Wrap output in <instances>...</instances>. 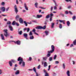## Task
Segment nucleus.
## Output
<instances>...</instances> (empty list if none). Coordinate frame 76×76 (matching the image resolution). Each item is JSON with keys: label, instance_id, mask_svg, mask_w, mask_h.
<instances>
[{"label": "nucleus", "instance_id": "nucleus-1", "mask_svg": "<svg viewBox=\"0 0 76 76\" xmlns=\"http://www.w3.org/2000/svg\"><path fill=\"white\" fill-rule=\"evenodd\" d=\"M18 61H20L19 63V65H20L22 63V66H23V67H25V63L23 61V58H21V57H19L18 58Z\"/></svg>", "mask_w": 76, "mask_h": 76}, {"label": "nucleus", "instance_id": "nucleus-12", "mask_svg": "<svg viewBox=\"0 0 76 76\" xmlns=\"http://www.w3.org/2000/svg\"><path fill=\"white\" fill-rule=\"evenodd\" d=\"M32 32H34V34H35L36 35H38V34L37 33L35 32V29H34L32 30Z\"/></svg>", "mask_w": 76, "mask_h": 76}, {"label": "nucleus", "instance_id": "nucleus-61", "mask_svg": "<svg viewBox=\"0 0 76 76\" xmlns=\"http://www.w3.org/2000/svg\"><path fill=\"white\" fill-rule=\"evenodd\" d=\"M27 30V28H25L24 29V31H26Z\"/></svg>", "mask_w": 76, "mask_h": 76}, {"label": "nucleus", "instance_id": "nucleus-49", "mask_svg": "<svg viewBox=\"0 0 76 76\" xmlns=\"http://www.w3.org/2000/svg\"><path fill=\"white\" fill-rule=\"evenodd\" d=\"M43 60H47V57H44L43 58Z\"/></svg>", "mask_w": 76, "mask_h": 76}, {"label": "nucleus", "instance_id": "nucleus-58", "mask_svg": "<svg viewBox=\"0 0 76 76\" xmlns=\"http://www.w3.org/2000/svg\"><path fill=\"white\" fill-rule=\"evenodd\" d=\"M52 18H53L50 17V22L52 20Z\"/></svg>", "mask_w": 76, "mask_h": 76}, {"label": "nucleus", "instance_id": "nucleus-52", "mask_svg": "<svg viewBox=\"0 0 76 76\" xmlns=\"http://www.w3.org/2000/svg\"><path fill=\"white\" fill-rule=\"evenodd\" d=\"M59 10H61L62 9V7H59Z\"/></svg>", "mask_w": 76, "mask_h": 76}, {"label": "nucleus", "instance_id": "nucleus-42", "mask_svg": "<svg viewBox=\"0 0 76 76\" xmlns=\"http://www.w3.org/2000/svg\"><path fill=\"white\" fill-rule=\"evenodd\" d=\"M63 68H64V69H65V64L64 63L63 64Z\"/></svg>", "mask_w": 76, "mask_h": 76}, {"label": "nucleus", "instance_id": "nucleus-29", "mask_svg": "<svg viewBox=\"0 0 76 76\" xmlns=\"http://www.w3.org/2000/svg\"><path fill=\"white\" fill-rule=\"evenodd\" d=\"M29 38L30 39H33L34 38V36H30Z\"/></svg>", "mask_w": 76, "mask_h": 76}, {"label": "nucleus", "instance_id": "nucleus-30", "mask_svg": "<svg viewBox=\"0 0 76 76\" xmlns=\"http://www.w3.org/2000/svg\"><path fill=\"white\" fill-rule=\"evenodd\" d=\"M11 62L12 63H15V62H16V61L15 60L12 59L11 60Z\"/></svg>", "mask_w": 76, "mask_h": 76}, {"label": "nucleus", "instance_id": "nucleus-13", "mask_svg": "<svg viewBox=\"0 0 76 76\" xmlns=\"http://www.w3.org/2000/svg\"><path fill=\"white\" fill-rule=\"evenodd\" d=\"M9 64L10 67H12L13 66V64H12L11 61H10L9 62Z\"/></svg>", "mask_w": 76, "mask_h": 76}, {"label": "nucleus", "instance_id": "nucleus-44", "mask_svg": "<svg viewBox=\"0 0 76 76\" xmlns=\"http://www.w3.org/2000/svg\"><path fill=\"white\" fill-rule=\"evenodd\" d=\"M50 67H51V65H49L48 66V70L49 71L50 70Z\"/></svg>", "mask_w": 76, "mask_h": 76}, {"label": "nucleus", "instance_id": "nucleus-45", "mask_svg": "<svg viewBox=\"0 0 76 76\" xmlns=\"http://www.w3.org/2000/svg\"><path fill=\"white\" fill-rule=\"evenodd\" d=\"M50 18H52L53 16V14H50Z\"/></svg>", "mask_w": 76, "mask_h": 76}, {"label": "nucleus", "instance_id": "nucleus-20", "mask_svg": "<svg viewBox=\"0 0 76 76\" xmlns=\"http://www.w3.org/2000/svg\"><path fill=\"white\" fill-rule=\"evenodd\" d=\"M47 62H45L44 63V66L45 67H47Z\"/></svg>", "mask_w": 76, "mask_h": 76}, {"label": "nucleus", "instance_id": "nucleus-19", "mask_svg": "<svg viewBox=\"0 0 76 76\" xmlns=\"http://www.w3.org/2000/svg\"><path fill=\"white\" fill-rule=\"evenodd\" d=\"M66 23L67 24V26H70V22L69 21H67L66 22Z\"/></svg>", "mask_w": 76, "mask_h": 76}, {"label": "nucleus", "instance_id": "nucleus-51", "mask_svg": "<svg viewBox=\"0 0 76 76\" xmlns=\"http://www.w3.org/2000/svg\"><path fill=\"white\" fill-rule=\"evenodd\" d=\"M69 14H70V15H72V14H73L72 13V12H71V11H69Z\"/></svg>", "mask_w": 76, "mask_h": 76}, {"label": "nucleus", "instance_id": "nucleus-37", "mask_svg": "<svg viewBox=\"0 0 76 76\" xmlns=\"http://www.w3.org/2000/svg\"><path fill=\"white\" fill-rule=\"evenodd\" d=\"M56 58H57V55H55L54 56V57H53V59L54 60H55V59H56Z\"/></svg>", "mask_w": 76, "mask_h": 76}, {"label": "nucleus", "instance_id": "nucleus-38", "mask_svg": "<svg viewBox=\"0 0 76 76\" xmlns=\"http://www.w3.org/2000/svg\"><path fill=\"white\" fill-rule=\"evenodd\" d=\"M29 35L30 36H31V35H32V31H30Z\"/></svg>", "mask_w": 76, "mask_h": 76}, {"label": "nucleus", "instance_id": "nucleus-57", "mask_svg": "<svg viewBox=\"0 0 76 76\" xmlns=\"http://www.w3.org/2000/svg\"><path fill=\"white\" fill-rule=\"evenodd\" d=\"M53 7H51V9H50V10H51V12H52V11L53 10Z\"/></svg>", "mask_w": 76, "mask_h": 76}, {"label": "nucleus", "instance_id": "nucleus-59", "mask_svg": "<svg viewBox=\"0 0 76 76\" xmlns=\"http://www.w3.org/2000/svg\"><path fill=\"white\" fill-rule=\"evenodd\" d=\"M28 24H32V22H31L30 23L27 22Z\"/></svg>", "mask_w": 76, "mask_h": 76}, {"label": "nucleus", "instance_id": "nucleus-8", "mask_svg": "<svg viewBox=\"0 0 76 76\" xmlns=\"http://www.w3.org/2000/svg\"><path fill=\"white\" fill-rule=\"evenodd\" d=\"M23 36L25 38H26V39H28V34L26 33H24L23 34Z\"/></svg>", "mask_w": 76, "mask_h": 76}, {"label": "nucleus", "instance_id": "nucleus-25", "mask_svg": "<svg viewBox=\"0 0 76 76\" xmlns=\"http://www.w3.org/2000/svg\"><path fill=\"white\" fill-rule=\"evenodd\" d=\"M49 32L48 31H45V33L46 34V35H48V34H49Z\"/></svg>", "mask_w": 76, "mask_h": 76}, {"label": "nucleus", "instance_id": "nucleus-40", "mask_svg": "<svg viewBox=\"0 0 76 76\" xmlns=\"http://www.w3.org/2000/svg\"><path fill=\"white\" fill-rule=\"evenodd\" d=\"M16 22H15V21H13L12 23V25H15V23H16Z\"/></svg>", "mask_w": 76, "mask_h": 76}, {"label": "nucleus", "instance_id": "nucleus-24", "mask_svg": "<svg viewBox=\"0 0 76 76\" xmlns=\"http://www.w3.org/2000/svg\"><path fill=\"white\" fill-rule=\"evenodd\" d=\"M38 3L37 2H36L35 4V6L36 7V8H38V7H37L38 6Z\"/></svg>", "mask_w": 76, "mask_h": 76}, {"label": "nucleus", "instance_id": "nucleus-31", "mask_svg": "<svg viewBox=\"0 0 76 76\" xmlns=\"http://www.w3.org/2000/svg\"><path fill=\"white\" fill-rule=\"evenodd\" d=\"M22 31H20L18 32V34H19V35H22Z\"/></svg>", "mask_w": 76, "mask_h": 76}, {"label": "nucleus", "instance_id": "nucleus-21", "mask_svg": "<svg viewBox=\"0 0 76 76\" xmlns=\"http://www.w3.org/2000/svg\"><path fill=\"white\" fill-rule=\"evenodd\" d=\"M20 72L19 70H17L16 71V72H15V75H19V74Z\"/></svg>", "mask_w": 76, "mask_h": 76}, {"label": "nucleus", "instance_id": "nucleus-39", "mask_svg": "<svg viewBox=\"0 0 76 76\" xmlns=\"http://www.w3.org/2000/svg\"><path fill=\"white\" fill-rule=\"evenodd\" d=\"M29 31H30V28H27V32H28Z\"/></svg>", "mask_w": 76, "mask_h": 76}, {"label": "nucleus", "instance_id": "nucleus-4", "mask_svg": "<svg viewBox=\"0 0 76 76\" xmlns=\"http://www.w3.org/2000/svg\"><path fill=\"white\" fill-rule=\"evenodd\" d=\"M14 42L15 44H17L18 45H20V41L19 40H17L16 42L13 41H10L9 42Z\"/></svg>", "mask_w": 76, "mask_h": 76}, {"label": "nucleus", "instance_id": "nucleus-5", "mask_svg": "<svg viewBox=\"0 0 76 76\" xmlns=\"http://www.w3.org/2000/svg\"><path fill=\"white\" fill-rule=\"evenodd\" d=\"M14 7L15 10V11L16 13L17 14V13H18V8H17V6H16V5H15Z\"/></svg>", "mask_w": 76, "mask_h": 76}, {"label": "nucleus", "instance_id": "nucleus-33", "mask_svg": "<svg viewBox=\"0 0 76 76\" xmlns=\"http://www.w3.org/2000/svg\"><path fill=\"white\" fill-rule=\"evenodd\" d=\"M72 19L73 20H75V19H76V16H73L72 17Z\"/></svg>", "mask_w": 76, "mask_h": 76}, {"label": "nucleus", "instance_id": "nucleus-16", "mask_svg": "<svg viewBox=\"0 0 76 76\" xmlns=\"http://www.w3.org/2000/svg\"><path fill=\"white\" fill-rule=\"evenodd\" d=\"M1 36L2 39V40H4V36H3V35L2 34H1Z\"/></svg>", "mask_w": 76, "mask_h": 76}, {"label": "nucleus", "instance_id": "nucleus-48", "mask_svg": "<svg viewBox=\"0 0 76 76\" xmlns=\"http://www.w3.org/2000/svg\"><path fill=\"white\" fill-rule=\"evenodd\" d=\"M5 3L4 2H2L1 3V5H3V6H4Z\"/></svg>", "mask_w": 76, "mask_h": 76}, {"label": "nucleus", "instance_id": "nucleus-26", "mask_svg": "<svg viewBox=\"0 0 76 76\" xmlns=\"http://www.w3.org/2000/svg\"><path fill=\"white\" fill-rule=\"evenodd\" d=\"M33 70L34 72H35V73H37V70H36V69H35V67H34L33 68Z\"/></svg>", "mask_w": 76, "mask_h": 76}, {"label": "nucleus", "instance_id": "nucleus-63", "mask_svg": "<svg viewBox=\"0 0 76 76\" xmlns=\"http://www.w3.org/2000/svg\"><path fill=\"white\" fill-rule=\"evenodd\" d=\"M32 22H34V23H36V20H33L32 21Z\"/></svg>", "mask_w": 76, "mask_h": 76}, {"label": "nucleus", "instance_id": "nucleus-17", "mask_svg": "<svg viewBox=\"0 0 76 76\" xmlns=\"http://www.w3.org/2000/svg\"><path fill=\"white\" fill-rule=\"evenodd\" d=\"M54 23H51V28H54Z\"/></svg>", "mask_w": 76, "mask_h": 76}, {"label": "nucleus", "instance_id": "nucleus-28", "mask_svg": "<svg viewBox=\"0 0 76 76\" xmlns=\"http://www.w3.org/2000/svg\"><path fill=\"white\" fill-rule=\"evenodd\" d=\"M73 43L74 45H76V40H74Z\"/></svg>", "mask_w": 76, "mask_h": 76}, {"label": "nucleus", "instance_id": "nucleus-46", "mask_svg": "<svg viewBox=\"0 0 76 76\" xmlns=\"http://www.w3.org/2000/svg\"><path fill=\"white\" fill-rule=\"evenodd\" d=\"M41 67V65H39L37 67V69H40V68Z\"/></svg>", "mask_w": 76, "mask_h": 76}, {"label": "nucleus", "instance_id": "nucleus-6", "mask_svg": "<svg viewBox=\"0 0 76 76\" xmlns=\"http://www.w3.org/2000/svg\"><path fill=\"white\" fill-rule=\"evenodd\" d=\"M53 0V2H54V3L55 4V6L54 7V10H56L57 9V7L58 6V5H57V4H56V1H55V0Z\"/></svg>", "mask_w": 76, "mask_h": 76}, {"label": "nucleus", "instance_id": "nucleus-7", "mask_svg": "<svg viewBox=\"0 0 76 76\" xmlns=\"http://www.w3.org/2000/svg\"><path fill=\"white\" fill-rule=\"evenodd\" d=\"M19 22L20 23H23V21L22 18H20L19 19Z\"/></svg>", "mask_w": 76, "mask_h": 76}, {"label": "nucleus", "instance_id": "nucleus-2", "mask_svg": "<svg viewBox=\"0 0 76 76\" xmlns=\"http://www.w3.org/2000/svg\"><path fill=\"white\" fill-rule=\"evenodd\" d=\"M51 49L52 50H50V51L48 52V53L47 55V57H49L51 56V54L53 53L54 51L55 47H54V45H52L51 46Z\"/></svg>", "mask_w": 76, "mask_h": 76}, {"label": "nucleus", "instance_id": "nucleus-22", "mask_svg": "<svg viewBox=\"0 0 76 76\" xmlns=\"http://www.w3.org/2000/svg\"><path fill=\"white\" fill-rule=\"evenodd\" d=\"M24 7H25V9H26V10H28V7H27L26 6V5L25 3L24 4Z\"/></svg>", "mask_w": 76, "mask_h": 76}, {"label": "nucleus", "instance_id": "nucleus-54", "mask_svg": "<svg viewBox=\"0 0 76 76\" xmlns=\"http://www.w3.org/2000/svg\"><path fill=\"white\" fill-rule=\"evenodd\" d=\"M65 13L66 14H68L69 12H68V11H65Z\"/></svg>", "mask_w": 76, "mask_h": 76}, {"label": "nucleus", "instance_id": "nucleus-15", "mask_svg": "<svg viewBox=\"0 0 76 76\" xmlns=\"http://www.w3.org/2000/svg\"><path fill=\"white\" fill-rule=\"evenodd\" d=\"M19 15H17L15 17V20H18V18H19Z\"/></svg>", "mask_w": 76, "mask_h": 76}, {"label": "nucleus", "instance_id": "nucleus-64", "mask_svg": "<svg viewBox=\"0 0 76 76\" xmlns=\"http://www.w3.org/2000/svg\"><path fill=\"white\" fill-rule=\"evenodd\" d=\"M36 76H39L38 75V73H37V72H36Z\"/></svg>", "mask_w": 76, "mask_h": 76}, {"label": "nucleus", "instance_id": "nucleus-35", "mask_svg": "<svg viewBox=\"0 0 76 76\" xmlns=\"http://www.w3.org/2000/svg\"><path fill=\"white\" fill-rule=\"evenodd\" d=\"M24 24H25L26 26H28V24H27V23H26V21H24Z\"/></svg>", "mask_w": 76, "mask_h": 76}, {"label": "nucleus", "instance_id": "nucleus-14", "mask_svg": "<svg viewBox=\"0 0 76 76\" xmlns=\"http://www.w3.org/2000/svg\"><path fill=\"white\" fill-rule=\"evenodd\" d=\"M6 8H5V7H3L1 8V11L2 12H4L5 11V10Z\"/></svg>", "mask_w": 76, "mask_h": 76}, {"label": "nucleus", "instance_id": "nucleus-34", "mask_svg": "<svg viewBox=\"0 0 76 76\" xmlns=\"http://www.w3.org/2000/svg\"><path fill=\"white\" fill-rule=\"evenodd\" d=\"M50 18V15H47L46 17V19H48Z\"/></svg>", "mask_w": 76, "mask_h": 76}, {"label": "nucleus", "instance_id": "nucleus-55", "mask_svg": "<svg viewBox=\"0 0 76 76\" xmlns=\"http://www.w3.org/2000/svg\"><path fill=\"white\" fill-rule=\"evenodd\" d=\"M9 7H8V8H7L6 9V11H8V10L9 9Z\"/></svg>", "mask_w": 76, "mask_h": 76}, {"label": "nucleus", "instance_id": "nucleus-41", "mask_svg": "<svg viewBox=\"0 0 76 76\" xmlns=\"http://www.w3.org/2000/svg\"><path fill=\"white\" fill-rule=\"evenodd\" d=\"M52 59H53V57H50L49 58V61H52Z\"/></svg>", "mask_w": 76, "mask_h": 76}, {"label": "nucleus", "instance_id": "nucleus-62", "mask_svg": "<svg viewBox=\"0 0 76 76\" xmlns=\"http://www.w3.org/2000/svg\"><path fill=\"white\" fill-rule=\"evenodd\" d=\"M16 4H18L19 3L18 2V0H16Z\"/></svg>", "mask_w": 76, "mask_h": 76}, {"label": "nucleus", "instance_id": "nucleus-47", "mask_svg": "<svg viewBox=\"0 0 76 76\" xmlns=\"http://www.w3.org/2000/svg\"><path fill=\"white\" fill-rule=\"evenodd\" d=\"M28 60H29V61H31V60H32V58H31V57H29V59Z\"/></svg>", "mask_w": 76, "mask_h": 76}, {"label": "nucleus", "instance_id": "nucleus-43", "mask_svg": "<svg viewBox=\"0 0 76 76\" xmlns=\"http://www.w3.org/2000/svg\"><path fill=\"white\" fill-rule=\"evenodd\" d=\"M15 25H17V26H19V24L18 23H16V22L15 23Z\"/></svg>", "mask_w": 76, "mask_h": 76}, {"label": "nucleus", "instance_id": "nucleus-18", "mask_svg": "<svg viewBox=\"0 0 76 76\" xmlns=\"http://www.w3.org/2000/svg\"><path fill=\"white\" fill-rule=\"evenodd\" d=\"M42 16V15H37V18H41Z\"/></svg>", "mask_w": 76, "mask_h": 76}, {"label": "nucleus", "instance_id": "nucleus-9", "mask_svg": "<svg viewBox=\"0 0 76 76\" xmlns=\"http://www.w3.org/2000/svg\"><path fill=\"white\" fill-rule=\"evenodd\" d=\"M42 28V27L40 26H37L36 27V29H41Z\"/></svg>", "mask_w": 76, "mask_h": 76}, {"label": "nucleus", "instance_id": "nucleus-11", "mask_svg": "<svg viewBox=\"0 0 76 76\" xmlns=\"http://www.w3.org/2000/svg\"><path fill=\"white\" fill-rule=\"evenodd\" d=\"M43 71L44 73H45V76H49L48 75V74L47 72V71L45 70V69H43Z\"/></svg>", "mask_w": 76, "mask_h": 76}, {"label": "nucleus", "instance_id": "nucleus-27", "mask_svg": "<svg viewBox=\"0 0 76 76\" xmlns=\"http://www.w3.org/2000/svg\"><path fill=\"white\" fill-rule=\"evenodd\" d=\"M11 23V22L9 21H8L7 23V25H10Z\"/></svg>", "mask_w": 76, "mask_h": 76}, {"label": "nucleus", "instance_id": "nucleus-36", "mask_svg": "<svg viewBox=\"0 0 76 76\" xmlns=\"http://www.w3.org/2000/svg\"><path fill=\"white\" fill-rule=\"evenodd\" d=\"M46 28V26L45 25L43 27H42V29H45Z\"/></svg>", "mask_w": 76, "mask_h": 76}, {"label": "nucleus", "instance_id": "nucleus-10", "mask_svg": "<svg viewBox=\"0 0 76 76\" xmlns=\"http://www.w3.org/2000/svg\"><path fill=\"white\" fill-rule=\"evenodd\" d=\"M8 26L10 31H13V27H12V26L10 25H9Z\"/></svg>", "mask_w": 76, "mask_h": 76}, {"label": "nucleus", "instance_id": "nucleus-32", "mask_svg": "<svg viewBox=\"0 0 76 76\" xmlns=\"http://www.w3.org/2000/svg\"><path fill=\"white\" fill-rule=\"evenodd\" d=\"M59 28L60 29L62 28V25L61 24H59Z\"/></svg>", "mask_w": 76, "mask_h": 76}, {"label": "nucleus", "instance_id": "nucleus-60", "mask_svg": "<svg viewBox=\"0 0 76 76\" xmlns=\"http://www.w3.org/2000/svg\"><path fill=\"white\" fill-rule=\"evenodd\" d=\"M73 47V44H72L70 46V47Z\"/></svg>", "mask_w": 76, "mask_h": 76}, {"label": "nucleus", "instance_id": "nucleus-56", "mask_svg": "<svg viewBox=\"0 0 76 76\" xmlns=\"http://www.w3.org/2000/svg\"><path fill=\"white\" fill-rule=\"evenodd\" d=\"M2 73V70L1 69H0V75H1Z\"/></svg>", "mask_w": 76, "mask_h": 76}, {"label": "nucleus", "instance_id": "nucleus-3", "mask_svg": "<svg viewBox=\"0 0 76 76\" xmlns=\"http://www.w3.org/2000/svg\"><path fill=\"white\" fill-rule=\"evenodd\" d=\"M7 31L8 30L7 29H4L3 30L4 32V35L6 37H7L8 35V33H7Z\"/></svg>", "mask_w": 76, "mask_h": 76}, {"label": "nucleus", "instance_id": "nucleus-23", "mask_svg": "<svg viewBox=\"0 0 76 76\" xmlns=\"http://www.w3.org/2000/svg\"><path fill=\"white\" fill-rule=\"evenodd\" d=\"M59 22H60V23H61L63 22H65L66 20H59Z\"/></svg>", "mask_w": 76, "mask_h": 76}, {"label": "nucleus", "instance_id": "nucleus-53", "mask_svg": "<svg viewBox=\"0 0 76 76\" xmlns=\"http://www.w3.org/2000/svg\"><path fill=\"white\" fill-rule=\"evenodd\" d=\"M56 21L57 22L56 23V24H57V25H58V20H57Z\"/></svg>", "mask_w": 76, "mask_h": 76}, {"label": "nucleus", "instance_id": "nucleus-50", "mask_svg": "<svg viewBox=\"0 0 76 76\" xmlns=\"http://www.w3.org/2000/svg\"><path fill=\"white\" fill-rule=\"evenodd\" d=\"M55 63L56 64H58L59 63V62L58 61H55Z\"/></svg>", "mask_w": 76, "mask_h": 76}]
</instances>
